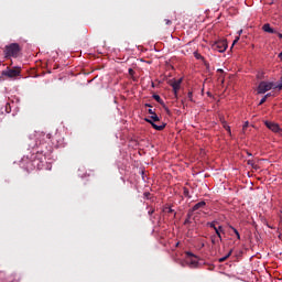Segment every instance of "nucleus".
<instances>
[{
  "mask_svg": "<svg viewBox=\"0 0 282 282\" xmlns=\"http://www.w3.org/2000/svg\"><path fill=\"white\" fill-rule=\"evenodd\" d=\"M212 243H213V246H215V243H217V240L215 239V236H212Z\"/></svg>",
  "mask_w": 282,
  "mask_h": 282,
  "instance_id": "28",
  "label": "nucleus"
},
{
  "mask_svg": "<svg viewBox=\"0 0 282 282\" xmlns=\"http://www.w3.org/2000/svg\"><path fill=\"white\" fill-rule=\"evenodd\" d=\"M187 98H188L189 100H193V93H192V91H189V93L187 94Z\"/></svg>",
  "mask_w": 282,
  "mask_h": 282,
  "instance_id": "27",
  "label": "nucleus"
},
{
  "mask_svg": "<svg viewBox=\"0 0 282 282\" xmlns=\"http://www.w3.org/2000/svg\"><path fill=\"white\" fill-rule=\"evenodd\" d=\"M247 163L249 164V166H254V161L253 160H248Z\"/></svg>",
  "mask_w": 282,
  "mask_h": 282,
  "instance_id": "25",
  "label": "nucleus"
},
{
  "mask_svg": "<svg viewBox=\"0 0 282 282\" xmlns=\"http://www.w3.org/2000/svg\"><path fill=\"white\" fill-rule=\"evenodd\" d=\"M206 206V202H199L197 204H195L192 209H189L192 213H195L197 210H199V208H204Z\"/></svg>",
  "mask_w": 282,
  "mask_h": 282,
  "instance_id": "8",
  "label": "nucleus"
},
{
  "mask_svg": "<svg viewBox=\"0 0 282 282\" xmlns=\"http://www.w3.org/2000/svg\"><path fill=\"white\" fill-rule=\"evenodd\" d=\"M248 155H252L251 153H248Z\"/></svg>",
  "mask_w": 282,
  "mask_h": 282,
  "instance_id": "46",
  "label": "nucleus"
},
{
  "mask_svg": "<svg viewBox=\"0 0 282 282\" xmlns=\"http://www.w3.org/2000/svg\"><path fill=\"white\" fill-rule=\"evenodd\" d=\"M267 129H270V131H273V133H279L281 135L282 129L279 127L278 123L271 122V121H265L264 122Z\"/></svg>",
  "mask_w": 282,
  "mask_h": 282,
  "instance_id": "5",
  "label": "nucleus"
},
{
  "mask_svg": "<svg viewBox=\"0 0 282 282\" xmlns=\"http://www.w3.org/2000/svg\"><path fill=\"white\" fill-rule=\"evenodd\" d=\"M229 228L232 230V232H235L237 239H241V235H239V230H237V228L229 226Z\"/></svg>",
  "mask_w": 282,
  "mask_h": 282,
  "instance_id": "19",
  "label": "nucleus"
},
{
  "mask_svg": "<svg viewBox=\"0 0 282 282\" xmlns=\"http://www.w3.org/2000/svg\"><path fill=\"white\" fill-rule=\"evenodd\" d=\"M186 257H193L194 259H197V256H195L193 252L191 251H186L185 252Z\"/></svg>",
  "mask_w": 282,
  "mask_h": 282,
  "instance_id": "22",
  "label": "nucleus"
},
{
  "mask_svg": "<svg viewBox=\"0 0 282 282\" xmlns=\"http://www.w3.org/2000/svg\"><path fill=\"white\" fill-rule=\"evenodd\" d=\"M184 78L181 77L178 79H170L167 83L170 85V87L173 88V91H174V96L177 97V94L182 87V83H183Z\"/></svg>",
  "mask_w": 282,
  "mask_h": 282,
  "instance_id": "4",
  "label": "nucleus"
},
{
  "mask_svg": "<svg viewBox=\"0 0 282 282\" xmlns=\"http://www.w3.org/2000/svg\"><path fill=\"white\" fill-rule=\"evenodd\" d=\"M145 107H151V104H145Z\"/></svg>",
  "mask_w": 282,
  "mask_h": 282,
  "instance_id": "41",
  "label": "nucleus"
},
{
  "mask_svg": "<svg viewBox=\"0 0 282 282\" xmlns=\"http://www.w3.org/2000/svg\"><path fill=\"white\" fill-rule=\"evenodd\" d=\"M232 256V250H230L225 257L219 258L218 262L219 263H224V261H226L227 259H229Z\"/></svg>",
  "mask_w": 282,
  "mask_h": 282,
  "instance_id": "13",
  "label": "nucleus"
},
{
  "mask_svg": "<svg viewBox=\"0 0 282 282\" xmlns=\"http://www.w3.org/2000/svg\"><path fill=\"white\" fill-rule=\"evenodd\" d=\"M128 72H133V68H129Z\"/></svg>",
  "mask_w": 282,
  "mask_h": 282,
  "instance_id": "44",
  "label": "nucleus"
},
{
  "mask_svg": "<svg viewBox=\"0 0 282 282\" xmlns=\"http://www.w3.org/2000/svg\"><path fill=\"white\" fill-rule=\"evenodd\" d=\"M207 226H209V228H213L214 230H215V228H218L217 221L207 223Z\"/></svg>",
  "mask_w": 282,
  "mask_h": 282,
  "instance_id": "21",
  "label": "nucleus"
},
{
  "mask_svg": "<svg viewBox=\"0 0 282 282\" xmlns=\"http://www.w3.org/2000/svg\"><path fill=\"white\" fill-rule=\"evenodd\" d=\"M10 106V104H7V107H9Z\"/></svg>",
  "mask_w": 282,
  "mask_h": 282,
  "instance_id": "45",
  "label": "nucleus"
},
{
  "mask_svg": "<svg viewBox=\"0 0 282 282\" xmlns=\"http://www.w3.org/2000/svg\"><path fill=\"white\" fill-rule=\"evenodd\" d=\"M148 113H150V116H153V113H155V111L150 108V109L148 110Z\"/></svg>",
  "mask_w": 282,
  "mask_h": 282,
  "instance_id": "29",
  "label": "nucleus"
},
{
  "mask_svg": "<svg viewBox=\"0 0 282 282\" xmlns=\"http://www.w3.org/2000/svg\"><path fill=\"white\" fill-rule=\"evenodd\" d=\"M278 56H279V59H280V61H282V52H281V53H279V55H278Z\"/></svg>",
  "mask_w": 282,
  "mask_h": 282,
  "instance_id": "36",
  "label": "nucleus"
},
{
  "mask_svg": "<svg viewBox=\"0 0 282 282\" xmlns=\"http://www.w3.org/2000/svg\"><path fill=\"white\" fill-rule=\"evenodd\" d=\"M3 78H19L21 76V72H3Z\"/></svg>",
  "mask_w": 282,
  "mask_h": 282,
  "instance_id": "7",
  "label": "nucleus"
},
{
  "mask_svg": "<svg viewBox=\"0 0 282 282\" xmlns=\"http://www.w3.org/2000/svg\"><path fill=\"white\" fill-rule=\"evenodd\" d=\"M265 100H268V96H264V97L260 100L259 105H263V104L265 102Z\"/></svg>",
  "mask_w": 282,
  "mask_h": 282,
  "instance_id": "24",
  "label": "nucleus"
},
{
  "mask_svg": "<svg viewBox=\"0 0 282 282\" xmlns=\"http://www.w3.org/2000/svg\"><path fill=\"white\" fill-rule=\"evenodd\" d=\"M21 54V46L18 43H11L4 47V56L6 58H17Z\"/></svg>",
  "mask_w": 282,
  "mask_h": 282,
  "instance_id": "2",
  "label": "nucleus"
},
{
  "mask_svg": "<svg viewBox=\"0 0 282 282\" xmlns=\"http://www.w3.org/2000/svg\"><path fill=\"white\" fill-rule=\"evenodd\" d=\"M262 30L263 32H268V34H278V32L274 29L270 28L269 23L264 24L262 26Z\"/></svg>",
  "mask_w": 282,
  "mask_h": 282,
  "instance_id": "10",
  "label": "nucleus"
},
{
  "mask_svg": "<svg viewBox=\"0 0 282 282\" xmlns=\"http://www.w3.org/2000/svg\"><path fill=\"white\" fill-rule=\"evenodd\" d=\"M150 196H151V193H149V192H145V193H144V197H145L147 199H149Z\"/></svg>",
  "mask_w": 282,
  "mask_h": 282,
  "instance_id": "30",
  "label": "nucleus"
},
{
  "mask_svg": "<svg viewBox=\"0 0 282 282\" xmlns=\"http://www.w3.org/2000/svg\"><path fill=\"white\" fill-rule=\"evenodd\" d=\"M191 217H193V212L189 209L187 213V218L184 221V226H188V224H192Z\"/></svg>",
  "mask_w": 282,
  "mask_h": 282,
  "instance_id": "11",
  "label": "nucleus"
},
{
  "mask_svg": "<svg viewBox=\"0 0 282 282\" xmlns=\"http://www.w3.org/2000/svg\"><path fill=\"white\" fill-rule=\"evenodd\" d=\"M194 56L197 61H203L204 62V56H202V54H199L198 52H194Z\"/></svg>",
  "mask_w": 282,
  "mask_h": 282,
  "instance_id": "20",
  "label": "nucleus"
},
{
  "mask_svg": "<svg viewBox=\"0 0 282 282\" xmlns=\"http://www.w3.org/2000/svg\"><path fill=\"white\" fill-rule=\"evenodd\" d=\"M217 72H224V69H221V68H218V69H217Z\"/></svg>",
  "mask_w": 282,
  "mask_h": 282,
  "instance_id": "40",
  "label": "nucleus"
},
{
  "mask_svg": "<svg viewBox=\"0 0 282 282\" xmlns=\"http://www.w3.org/2000/svg\"><path fill=\"white\" fill-rule=\"evenodd\" d=\"M153 99L159 102V105H164V100H162V97L160 95H153Z\"/></svg>",
  "mask_w": 282,
  "mask_h": 282,
  "instance_id": "15",
  "label": "nucleus"
},
{
  "mask_svg": "<svg viewBox=\"0 0 282 282\" xmlns=\"http://www.w3.org/2000/svg\"><path fill=\"white\" fill-rule=\"evenodd\" d=\"M270 89H279V91H281L282 82H261L258 86V94H265L270 91Z\"/></svg>",
  "mask_w": 282,
  "mask_h": 282,
  "instance_id": "1",
  "label": "nucleus"
},
{
  "mask_svg": "<svg viewBox=\"0 0 282 282\" xmlns=\"http://www.w3.org/2000/svg\"><path fill=\"white\" fill-rule=\"evenodd\" d=\"M184 195H188V188L184 189Z\"/></svg>",
  "mask_w": 282,
  "mask_h": 282,
  "instance_id": "35",
  "label": "nucleus"
},
{
  "mask_svg": "<svg viewBox=\"0 0 282 282\" xmlns=\"http://www.w3.org/2000/svg\"><path fill=\"white\" fill-rule=\"evenodd\" d=\"M215 232H216L219 241H224V238H221V232H223V235L226 232L224 230V226H218V228H215Z\"/></svg>",
  "mask_w": 282,
  "mask_h": 282,
  "instance_id": "9",
  "label": "nucleus"
},
{
  "mask_svg": "<svg viewBox=\"0 0 282 282\" xmlns=\"http://www.w3.org/2000/svg\"><path fill=\"white\" fill-rule=\"evenodd\" d=\"M128 76H129V78H132V80L134 83L138 82V76H135V72H129Z\"/></svg>",
  "mask_w": 282,
  "mask_h": 282,
  "instance_id": "17",
  "label": "nucleus"
},
{
  "mask_svg": "<svg viewBox=\"0 0 282 282\" xmlns=\"http://www.w3.org/2000/svg\"><path fill=\"white\" fill-rule=\"evenodd\" d=\"M164 210H165L166 213H175V210H173L171 207H166Z\"/></svg>",
  "mask_w": 282,
  "mask_h": 282,
  "instance_id": "26",
  "label": "nucleus"
},
{
  "mask_svg": "<svg viewBox=\"0 0 282 282\" xmlns=\"http://www.w3.org/2000/svg\"><path fill=\"white\" fill-rule=\"evenodd\" d=\"M150 118H151L152 122H154V124H155V122H160V117L158 116V113L151 115Z\"/></svg>",
  "mask_w": 282,
  "mask_h": 282,
  "instance_id": "16",
  "label": "nucleus"
},
{
  "mask_svg": "<svg viewBox=\"0 0 282 282\" xmlns=\"http://www.w3.org/2000/svg\"><path fill=\"white\" fill-rule=\"evenodd\" d=\"M145 122H149V124H151L156 131H164V129H166V123L161 122V124H158L153 122L151 118H145Z\"/></svg>",
  "mask_w": 282,
  "mask_h": 282,
  "instance_id": "6",
  "label": "nucleus"
},
{
  "mask_svg": "<svg viewBox=\"0 0 282 282\" xmlns=\"http://www.w3.org/2000/svg\"><path fill=\"white\" fill-rule=\"evenodd\" d=\"M4 72H21V66H7V69H4Z\"/></svg>",
  "mask_w": 282,
  "mask_h": 282,
  "instance_id": "12",
  "label": "nucleus"
},
{
  "mask_svg": "<svg viewBox=\"0 0 282 282\" xmlns=\"http://www.w3.org/2000/svg\"><path fill=\"white\" fill-rule=\"evenodd\" d=\"M53 69H58V66H54Z\"/></svg>",
  "mask_w": 282,
  "mask_h": 282,
  "instance_id": "43",
  "label": "nucleus"
},
{
  "mask_svg": "<svg viewBox=\"0 0 282 282\" xmlns=\"http://www.w3.org/2000/svg\"><path fill=\"white\" fill-rule=\"evenodd\" d=\"M212 48L223 54V52H226V50H228V41L218 40L212 44Z\"/></svg>",
  "mask_w": 282,
  "mask_h": 282,
  "instance_id": "3",
  "label": "nucleus"
},
{
  "mask_svg": "<svg viewBox=\"0 0 282 282\" xmlns=\"http://www.w3.org/2000/svg\"><path fill=\"white\" fill-rule=\"evenodd\" d=\"M232 256V250H230L225 257L219 258L218 262L219 263H224V261H226L227 259H229Z\"/></svg>",
  "mask_w": 282,
  "mask_h": 282,
  "instance_id": "14",
  "label": "nucleus"
},
{
  "mask_svg": "<svg viewBox=\"0 0 282 282\" xmlns=\"http://www.w3.org/2000/svg\"><path fill=\"white\" fill-rule=\"evenodd\" d=\"M225 129L228 131V133H230V127L225 126Z\"/></svg>",
  "mask_w": 282,
  "mask_h": 282,
  "instance_id": "34",
  "label": "nucleus"
},
{
  "mask_svg": "<svg viewBox=\"0 0 282 282\" xmlns=\"http://www.w3.org/2000/svg\"><path fill=\"white\" fill-rule=\"evenodd\" d=\"M264 96H267V98H270L271 94H267V95H264Z\"/></svg>",
  "mask_w": 282,
  "mask_h": 282,
  "instance_id": "39",
  "label": "nucleus"
},
{
  "mask_svg": "<svg viewBox=\"0 0 282 282\" xmlns=\"http://www.w3.org/2000/svg\"><path fill=\"white\" fill-rule=\"evenodd\" d=\"M153 213H155V209L152 208L148 212V215H153Z\"/></svg>",
  "mask_w": 282,
  "mask_h": 282,
  "instance_id": "31",
  "label": "nucleus"
},
{
  "mask_svg": "<svg viewBox=\"0 0 282 282\" xmlns=\"http://www.w3.org/2000/svg\"><path fill=\"white\" fill-rule=\"evenodd\" d=\"M243 131H246V129H248V122H246L245 124H243Z\"/></svg>",
  "mask_w": 282,
  "mask_h": 282,
  "instance_id": "33",
  "label": "nucleus"
},
{
  "mask_svg": "<svg viewBox=\"0 0 282 282\" xmlns=\"http://www.w3.org/2000/svg\"><path fill=\"white\" fill-rule=\"evenodd\" d=\"M165 25H173V21L165 19L164 20Z\"/></svg>",
  "mask_w": 282,
  "mask_h": 282,
  "instance_id": "23",
  "label": "nucleus"
},
{
  "mask_svg": "<svg viewBox=\"0 0 282 282\" xmlns=\"http://www.w3.org/2000/svg\"><path fill=\"white\" fill-rule=\"evenodd\" d=\"M251 166H252V169H258L257 164H254V163Z\"/></svg>",
  "mask_w": 282,
  "mask_h": 282,
  "instance_id": "38",
  "label": "nucleus"
},
{
  "mask_svg": "<svg viewBox=\"0 0 282 282\" xmlns=\"http://www.w3.org/2000/svg\"><path fill=\"white\" fill-rule=\"evenodd\" d=\"M241 32H243V31H242V30H240V31L238 32V34H239V35H241Z\"/></svg>",
  "mask_w": 282,
  "mask_h": 282,
  "instance_id": "42",
  "label": "nucleus"
},
{
  "mask_svg": "<svg viewBox=\"0 0 282 282\" xmlns=\"http://www.w3.org/2000/svg\"><path fill=\"white\" fill-rule=\"evenodd\" d=\"M279 39H282V33H276Z\"/></svg>",
  "mask_w": 282,
  "mask_h": 282,
  "instance_id": "37",
  "label": "nucleus"
},
{
  "mask_svg": "<svg viewBox=\"0 0 282 282\" xmlns=\"http://www.w3.org/2000/svg\"><path fill=\"white\" fill-rule=\"evenodd\" d=\"M236 43H239V36L234 41L232 46H234Z\"/></svg>",
  "mask_w": 282,
  "mask_h": 282,
  "instance_id": "32",
  "label": "nucleus"
},
{
  "mask_svg": "<svg viewBox=\"0 0 282 282\" xmlns=\"http://www.w3.org/2000/svg\"><path fill=\"white\" fill-rule=\"evenodd\" d=\"M199 265V262L197 260L192 259L189 261V268H197Z\"/></svg>",
  "mask_w": 282,
  "mask_h": 282,
  "instance_id": "18",
  "label": "nucleus"
}]
</instances>
